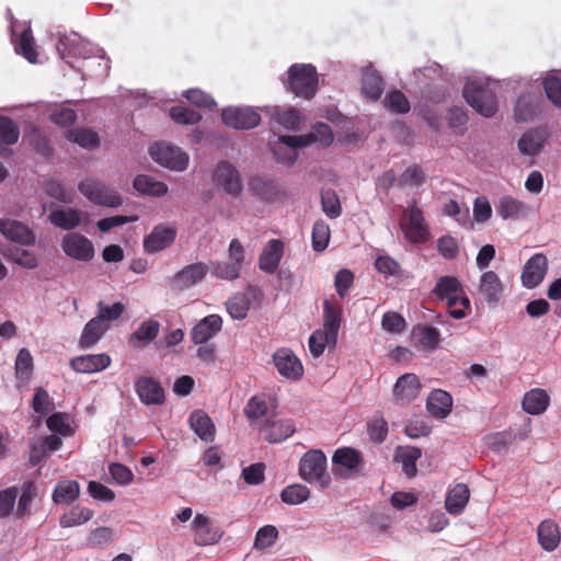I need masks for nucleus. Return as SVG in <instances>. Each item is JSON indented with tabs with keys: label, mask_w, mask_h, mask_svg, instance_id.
I'll return each mask as SVG.
<instances>
[{
	"label": "nucleus",
	"mask_w": 561,
	"mask_h": 561,
	"mask_svg": "<svg viewBox=\"0 0 561 561\" xmlns=\"http://www.w3.org/2000/svg\"><path fill=\"white\" fill-rule=\"evenodd\" d=\"M385 104L391 111L405 114L410 111V102L407 96L399 90L391 91L385 98Z\"/></svg>",
	"instance_id": "obj_61"
},
{
	"label": "nucleus",
	"mask_w": 561,
	"mask_h": 561,
	"mask_svg": "<svg viewBox=\"0 0 561 561\" xmlns=\"http://www.w3.org/2000/svg\"><path fill=\"white\" fill-rule=\"evenodd\" d=\"M479 293L489 305H495L500 301L503 293V284L495 272L486 271L481 275Z\"/></svg>",
	"instance_id": "obj_26"
},
{
	"label": "nucleus",
	"mask_w": 561,
	"mask_h": 561,
	"mask_svg": "<svg viewBox=\"0 0 561 561\" xmlns=\"http://www.w3.org/2000/svg\"><path fill=\"white\" fill-rule=\"evenodd\" d=\"M211 275L225 280H233L240 276V267L238 263L216 262L209 267Z\"/></svg>",
	"instance_id": "obj_56"
},
{
	"label": "nucleus",
	"mask_w": 561,
	"mask_h": 561,
	"mask_svg": "<svg viewBox=\"0 0 561 561\" xmlns=\"http://www.w3.org/2000/svg\"><path fill=\"white\" fill-rule=\"evenodd\" d=\"M15 50L22 55L28 62H37L38 54L35 49V41L31 27L22 31Z\"/></svg>",
	"instance_id": "obj_42"
},
{
	"label": "nucleus",
	"mask_w": 561,
	"mask_h": 561,
	"mask_svg": "<svg viewBox=\"0 0 561 561\" xmlns=\"http://www.w3.org/2000/svg\"><path fill=\"white\" fill-rule=\"evenodd\" d=\"M449 316L454 319H463L471 309V304L467 295H460L458 298H449L447 301Z\"/></svg>",
	"instance_id": "obj_63"
},
{
	"label": "nucleus",
	"mask_w": 561,
	"mask_h": 561,
	"mask_svg": "<svg viewBox=\"0 0 561 561\" xmlns=\"http://www.w3.org/2000/svg\"><path fill=\"white\" fill-rule=\"evenodd\" d=\"M537 537L540 547L547 551H554L561 541L559 526L552 519L542 520L537 528Z\"/></svg>",
	"instance_id": "obj_28"
},
{
	"label": "nucleus",
	"mask_w": 561,
	"mask_h": 561,
	"mask_svg": "<svg viewBox=\"0 0 561 561\" xmlns=\"http://www.w3.org/2000/svg\"><path fill=\"white\" fill-rule=\"evenodd\" d=\"M171 118L178 123L183 125H194L201 122L202 115L195 110L176 105L170 108Z\"/></svg>",
	"instance_id": "obj_55"
},
{
	"label": "nucleus",
	"mask_w": 561,
	"mask_h": 561,
	"mask_svg": "<svg viewBox=\"0 0 561 561\" xmlns=\"http://www.w3.org/2000/svg\"><path fill=\"white\" fill-rule=\"evenodd\" d=\"M470 497V491L465 483L456 484L447 494L445 507L453 515L460 514Z\"/></svg>",
	"instance_id": "obj_34"
},
{
	"label": "nucleus",
	"mask_w": 561,
	"mask_h": 561,
	"mask_svg": "<svg viewBox=\"0 0 561 561\" xmlns=\"http://www.w3.org/2000/svg\"><path fill=\"white\" fill-rule=\"evenodd\" d=\"M321 205L329 218H337L342 213L341 203L335 191L329 188L321 192Z\"/></svg>",
	"instance_id": "obj_53"
},
{
	"label": "nucleus",
	"mask_w": 561,
	"mask_h": 561,
	"mask_svg": "<svg viewBox=\"0 0 561 561\" xmlns=\"http://www.w3.org/2000/svg\"><path fill=\"white\" fill-rule=\"evenodd\" d=\"M496 211L504 220H515L527 214L528 206L524 202L506 195L500 199Z\"/></svg>",
	"instance_id": "obj_37"
},
{
	"label": "nucleus",
	"mask_w": 561,
	"mask_h": 561,
	"mask_svg": "<svg viewBox=\"0 0 561 561\" xmlns=\"http://www.w3.org/2000/svg\"><path fill=\"white\" fill-rule=\"evenodd\" d=\"M261 431L267 442L276 444L290 437L296 432V427L291 420H266Z\"/></svg>",
	"instance_id": "obj_25"
},
{
	"label": "nucleus",
	"mask_w": 561,
	"mask_h": 561,
	"mask_svg": "<svg viewBox=\"0 0 561 561\" xmlns=\"http://www.w3.org/2000/svg\"><path fill=\"white\" fill-rule=\"evenodd\" d=\"M49 221L64 230H72L81 222L80 213L77 209H56L48 216Z\"/></svg>",
	"instance_id": "obj_38"
},
{
	"label": "nucleus",
	"mask_w": 561,
	"mask_h": 561,
	"mask_svg": "<svg viewBox=\"0 0 561 561\" xmlns=\"http://www.w3.org/2000/svg\"><path fill=\"white\" fill-rule=\"evenodd\" d=\"M93 517V511L79 505L60 516L59 524L64 528L82 525Z\"/></svg>",
	"instance_id": "obj_44"
},
{
	"label": "nucleus",
	"mask_w": 561,
	"mask_h": 561,
	"mask_svg": "<svg viewBox=\"0 0 561 561\" xmlns=\"http://www.w3.org/2000/svg\"><path fill=\"white\" fill-rule=\"evenodd\" d=\"M249 185L255 195L265 201L275 199L282 194V190L276 182L262 176L252 178Z\"/></svg>",
	"instance_id": "obj_39"
},
{
	"label": "nucleus",
	"mask_w": 561,
	"mask_h": 561,
	"mask_svg": "<svg viewBox=\"0 0 561 561\" xmlns=\"http://www.w3.org/2000/svg\"><path fill=\"white\" fill-rule=\"evenodd\" d=\"M36 493L37 488L33 481H28L23 484V491L20 496L16 508V515L19 517H23L28 513V507L33 502L34 497L36 496Z\"/></svg>",
	"instance_id": "obj_60"
},
{
	"label": "nucleus",
	"mask_w": 561,
	"mask_h": 561,
	"mask_svg": "<svg viewBox=\"0 0 561 561\" xmlns=\"http://www.w3.org/2000/svg\"><path fill=\"white\" fill-rule=\"evenodd\" d=\"M310 496V490L302 484L287 485L280 493V499L288 505H297Z\"/></svg>",
	"instance_id": "obj_51"
},
{
	"label": "nucleus",
	"mask_w": 561,
	"mask_h": 561,
	"mask_svg": "<svg viewBox=\"0 0 561 561\" xmlns=\"http://www.w3.org/2000/svg\"><path fill=\"white\" fill-rule=\"evenodd\" d=\"M56 49L62 60L72 67V60L92 55L91 44L76 33L59 37Z\"/></svg>",
	"instance_id": "obj_7"
},
{
	"label": "nucleus",
	"mask_w": 561,
	"mask_h": 561,
	"mask_svg": "<svg viewBox=\"0 0 561 561\" xmlns=\"http://www.w3.org/2000/svg\"><path fill=\"white\" fill-rule=\"evenodd\" d=\"M134 188L141 195L160 197L167 194L168 185L147 174H138L134 180Z\"/></svg>",
	"instance_id": "obj_33"
},
{
	"label": "nucleus",
	"mask_w": 561,
	"mask_h": 561,
	"mask_svg": "<svg viewBox=\"0 0 561 561\" xmlns=\"http://www.w3.org/2000/svg\"><path fill=\"white\" fill-rule=\"evenodd\" d=\"M453 408L451 396L442 389L433 390L426 400V409L428 413L436 419L447 417Z\"/></svg>",
	"instance_id": "obj_27"
},
{
	"label": "nucleus",
	"mask_w": 561,
	"mask_h": 561,
	"mask_svg": "<svg viewBox=\"0 0 561 561\" xmlns=\"http://www.w3.org/2000/svg\"><path fill=\"white\" fill-rule=\"evenodd\" d=\"M68 138L84 149H95L100 146L99 135L89 128H76L68 131Z\"/></svg>",
	"instance_id": "obj_46"
},
{
	"label": "nucleus",
	"mask_w": 561,
	"mask_h": 561,
	"mask_svg": "<svg viewBox=\"0 0 561 561\" xmlns=\"http://www.w3.org/2000/svg\"><path fill=\"white\" fill-rule=\"evenodd\" d=\"M343 310L336 302L329 299L323 301V329L329 334L333 345L336 344L340 325L342 322Z\"/></svg>",
	"instance_id": "obj_24"
},
{
	"label": "nucleus",
	"mask_w": 561,
	"mask_h": 561,
	"mask_svg": "<svg viewBox=\"0 0 561 561\" xmlns=\"http://www.w3.org/2000/svg\"><path fill=\"white\" fill-rule=\"evenodd\" d=\"M108 329L110 325L107 323H104V321H100L95 317L92 318L90 321L87 322L82 330L79 340L80 347L89 348L94 346Z\"/></svg>",
	"instance_id": "obj_32"
},
{
	"label": "nucleus",
	"mask_w": 561,
	"mask_h": 561,
	"mask_svg": "<svg viewBox=\"0 0 561 561\" xmlns=\"http://www.w3.org/2000/svg\"><path fill=\"white\" fill-rule=\"evenodd\" d=\"M272 118L288 130H298L301 122L299 112L293 107L274 108Z\"/></svg>",
	"instance_id": "obj_43"
},
{
	"label": "nucleus",
	"mask_w": 561,
	"mask_h": 561,
	"mask_svg": "<svg viewBox=\"0 0 561 561\" xmlns=\"http://www.w3.org/2000/svg\"><path fill=\"white\" fill-rule=\"evenodd\" d=\"M79 192L91 203L116 208L122 205L119 194L103 181L96 179H85L78 184Z\"/></svg>",
	"instance_id": "obj_5"
},
{
	"label": "nucleus",
	"mask_w": 561,
	"mask_h": 561,
	"mask_svg": "<svg viewBox=\"0 0 561 561\" xmlns=\"http://www.w3.org/2000/svg\"><path fill=\"white\" fill-rule=\"evenodd\" d=\"M192 530L194 543L202 547L218 543L225 534L220 527L214 525L210 518L203 514H196L192 522Z\"/></svg>",
	"instance_id": "obj_8"
},
{
	"label": "nucleus",
	"mask_w": 561,
	"mask_h": 561,
	"mask_svg": "<svg viewBox=\"0 0 561 561\" xmlns=\"http://www.w3.org/2000/svg\"><path fill=\"white\" fill-rule=\"evenodd\" d=\"M278 537V530L273 525H265L261 527L255 535L254 548L266 549L272 547Z\"/></svg>",
	"instance_id": "obj_58"
},
{
	"label": "nucleus",
	"mask_w": 561,
	"mask_h": 561,
	"mask_svg": "<svg viewBox=\"0 0 561 561\" xmlns=\"http://www.w3.org/2000/svg\"><path fill=\"white\" fill-rule=\"evenodd\" d=\"M550 398L543 389H533L524 396L523 409L533 415L543 413L549 405Z\"/></svg>",
	"instance_id": "obj_36"
},
{
	"label": "nucleus",
	"mask_w": 561,
	"mask_h": 561,
	"mask_svg": "<svg viewBox=\"0 0 561 561\" xmlns=\"http://www.w3.org/2000/svg\"><path fill=\"white\" fill-rule=\"evenodd\" d=\"M160 323L148 319L140 323L138 329L129 336V344L135 347H144L151 343L159 334Z\"/></svg>",
	"instance_id": "obj_31"
},
{
	"label": "nucleus",
	"mask_w": 561,
	"mask_h": 561,
	"mask_svg": "<svg viewBox=\"0 0 561 561\" xmlns=\"http://www.w3.org/2000/svg\"><path fill=\"white\" fill-rule=\"evenodd\" d=\"M268 146L279 163L291 165L298 158V148L306 147L302 145L300 136H279L277 140L270 141Z\"/></svg>",
	"instance_id": "obj_10"
},
{
	"label": "nucleus",
	"mask_w": 561,
	"mask_h": 561,
	"mask_svg": "<svg viewBox=\"0 0 561 561\" xmlns=\"http://www.w3.org/2000/svg\"><path fill=\"white\" fill-rule=\"evenodd\" d=\"M61 248L66 255L77 261L89 262L94 256L92 242L79 233L66 234L62 238Z\"/></svg>",
	"instance_id": "obj_13"
},
{
	"label": "nucleus",
	"mask_w": 561,
	"mask_h": 561,
	"mask_svg": "<svg viewBox=\"0 0 561 561\" xmlns=\"http://www.w3.org/2000/svg\"><path fill=\"white\" fill-rule=\"evenodd\" d=\"M271 401L265 394L253 396L249 399L244 407V414L250 423L267 415Z\"/></svg>",
	"instance_id": "obj_41"
},
{
	"label": "nucleus",
	"mask_w": 561,
	"mask_h": 561,
	"mask_svg": "<svg viewBox=\"0 0 561 561\" xmlns=\"http://www.w3.org/2000/svg\"><path fill=\"white\" fill-rule=\"evenodd\" d=\"M299 476L307 482H317L321 488H328L331 478L327 472V457L323 451L312 449L307 451L299 462Z\"/></svg>",
	"instance_id": "obj_4"
},
{
	"label": "nucleus",
	"mask_w": 561,
	"mask_h": 561,
	"mask_svg": "<svg viewBox=\"0 0 561 561\" xmlns=\"http://www.w3.org/2000/svg\"><path fill=\"white\" fill-rule=\"evenodd\" d=\"M208 272L209 266L203 262L186 265L173 275L170 287L176 291L188 289L202 282Z\"/></svg>",
	"instance_id": "obj_11"
},
{
	"label": "nucleus",
	"mask_w": 561,
	"mask_h": 561,
	"mask_svg": "<svg viewBox=\"0 0 561 561\" xmlns=\"http://www.w3.org/2000/svg\"><path fill=\"white\" fill-rule=\"evenodd\" d=\"M80 494V485L75 480H62L57 483L53 492V501L56 504L72 503Z\"/></svg>",
	"instance_id": "obj_40"
},
{
	"label": "nucleus",
	"mask_w": 561,
	"mask_h": 561,
	"mask_svg": "<svg viewBox=\"0 0 561 561\" xmlns=\"http://www.w3.org/2000/svg\"><path fill=\"white\" fill-rule=\"evenodd\" d=\"M135 388L140 401L147 405L164 402V390L160 382L152 377H140L135 382Z\"/></svg>",
	"instance_id": "obj_20"
},
{
	"label": "nucleus",
	"mask_w": 561,
	"mask_h": 561,
	"mask_svg": "<svg viewBox=\"0 0 561 561\" xmlns=\"http://www.w3.org/2000/svg\"><path fill=\"white\" fill-rule=\"evenodd\" d=\"M149 153L153 161L172 171H184L188 164V156L169 144H154L149 148Z\"/></svg>",
	"instance_id": "obj_6"
},
{
	"label": "nucleus",
	"mask_w": 561,
	"mask_h": 561,
	"mask_svg": "<svg viewBox=\"0 0 561 561\" xmlns=\"http://www.w3.org/2000/svg\"><path fill=\"white\" fill-rule=\"evenodd\" d=\"M19 138V125L8 116H0V145L12 146Z\"/></svg>",
	"instance_id": "obj_50"
},
{
	"label": "nucleus",
	"mask_w": 561,
	"mask_h": 561,
	"mask_svg": "<svg viewBox=\"0 0 561 561\" xmlns=\"http://www.w3.org/2000/svg\"><path fill=\"white\" fill-rule=\"evenodd\" d=\"M287 90L296 96L311 99L318 90V73L312 65L295 64L288 69Z\"/></svg>",
	"instance_id": "obj_1"
},
{
	"label": "nucleus",
	"mask_w": 561,
	"mask_h": 561,
	"mask_svg": "<svg viewBox=\"0 0 561 561\" xmlns=\"http://www.w3.org/2000/svg\"><path fill=\"white\" fill-rule=\"evenodd\" d=\"M222 328V319L219 314H209L203 318L192 330L191 340L194 344H205L213 339Z\"/></svg>",
	"instance_id": "obj_21"
},
{
	"label": "nucleus",
	"mask_w": 561,
	"mask_h": 561,
	"mask_svg": "<svg viewBox=\"0 0 561 561\" xmlns=\"http://www.w3.org/2000/svg\"><path fill=\"white\" fill-rule=\"evenodd\" d=\"M190 426L194 433L204 442L215 439V425L209 415L203 410H195L190 415Z\"/></svg>",
	"instance_id": "obj_29"
},
{
	"label": "nucleus",
	"mask_w": 561,
	"mask_h": 561,
	"mask_svg": "<svg viewBox=\"0 0 561 561\" xmlns=\"http://www.w3.org/2000/svg\"><path fill=\"white\" fill-rule=\"evenodd\" d=\"M333 473L335 477L348 478L345 471H355L363 463L360 451L352 447H343L335 450L333 457Z\"/></svg>",
	"instance_id": "obj_14"
},
{
	"label": "nucleus",
	"mask_w": 561,
	"mask_h": 561,
	"mask_svg": "<svg viewBox=\"0 0 561 561\" xmlns=\"http://www.w3.org/2000/svg\"><path fill=\"white\" fill-rule=\"evenodd\" d=\"M214 182L232 196H238L242 190L239 171L226 161L218 163L215 169Z\"/></svg>",
	"instance_id": "obj_15"
},
{
	"label": "nucleus",
	"mask_w": 561,
	"mask_h": 561,
	"mask_svg": "<svg viewBox=\"0 0 561 561\" xmlns=\"http://www.w3.org/2000/svg\"><path fill=\"white\" fill-rule=\"evenodd\" d=\"M111 364V357L107 354H91L77 356L71 359V368L80 374H92L104 370Z\"/></svg>",
	"instance_id": "obj_23"
},
{
	"label": "nucleus",
	"mask_w": 561,
	"mask_h": 561,
	"mask_svg": "<svg viewBox=\"0 0 561 561\" xmlns=\"http://www.w3.org/2000/svg\"><path fill=\"white\" fill-rule=\"evenodd\" d=\"M438 299L458 298L466 295L461 283L455 276H442L432 291Z\"/></svg>",
	"instance_id": "obj_35"
},
{
	"label": "nucleus",
	"mask_w": 561,
	"mask_h": 561,
	"mask_svg": "<svg viewBox=\"0 0 561 561\" xmlns=\"http://www.w3.org/2000/svg\"><path fill=\"white\" fill-rule=\"evenodd\" d=\"M284 255V243L279 239L270 240L262 250L259 257V267L261 271L273 274L278 268Z\"/></svg>",
	"instance_id": "obj_22"
},
{
	"label": "nucleus",
	"mask_w": 561,
	"mask_h": 561,
	"mask_svg": "<svg viewBox=\"0 0 561 561\" xmlns=\"http://www.w3.org/2000/svg\"><path fill=\"white\" fill-rule=\"evenodd\" d=\"M221 118L233 129H251L261 122L260 114L251 107H227L222 110Z\"/></svg>",
	"instance_id": "obj_12"
},
{
	"label": "nucleus",
	"mask_w": 561,
	"mask_h": 561,
	"mask_svg": "<svg viewBox=\"0 0 561 561\" xmlns=\"http://www.w3.org/2000/svg\"><path fill=\"white\" fill-rule=\"evenodd\" d=\"M0 232L8 240L22 245H31L35 242V234L33 231L26 225L18 220L1 218Z\"/></svg>",
	"instance_id": "obj_19"
},
{
	"label": "nucleus",
	"mask_w": 561,
	"mask_h": 561,
	"mask_svg": "<svg viewBox=\"0 0 561 561\" xmlns=\"http://www.w3.org/2000/svg\"><path fill=\"white\" fill-rule=\"evenodd\" d=\"M420 346L427 351H434L438 347L440 334L438 330L431 325H419L415 329Z\"/></svg>",
	"instance_id": "obj_49"
},
{
	"label": "nucleus",
	"mask_w": 561,
	"mask_h": 561,
	"mask_svg": "<svg viewBox=\"0 0 561 561\" xmlns=\"http://www.w3.org/2000/svg\"><path fill=\"white\" fill-rule=\"evenodd\" d=\"M543 89L547 98L561 108V80L557 77H548L543 80Z\"/></svg>",
	"instance_id": "obj_64"
},
{
	"label": "nucleus",
	"mask_w": 561,
	"mask_h": 561,
	"mask_svg": "<svg viewBox=\"0 0 561 561\" xmlns=\"http://www.w3.org/2000/svg\"><path fill=\"white\" fill-rule=\"evenodd\" d=\"M302 145L309 146L313 142H320L323 146H329L333 141V133L328 124L319 123L313 126L312 130L307 135L300 136Z\"/></svg>",
	"instance_id": "obj_45"
},
{
	"label": "nucleus",
	"mask_w": 561,
	"mask_h": 561,
	"mask_svg": "<svg viewBox=\"0 0 561 561\" xmlns=\"http://www.w3.org/2000/svg\"><path fill=\"white\" fill-rule=\"evenodd\" d=\"M362 90L367 98L378 100L383 91L382 78L375 71L366 72L362 79Z\"/></svg>",
	"instance_id": "obj_48"
},
{
	"label": "nucleus",
	"mask_w": 561,
	"mask_h": 561,
	"mask_svg": "<svg viewBox=\"0 0 561 561\" xmlns=\"http://www.w3.org/2000/svg\"><path fill=\"white\" fill-rule=\"evenodd\" d=\"M227 311L234 320H243L250 310V299L245 294H236L226 302Z\"/></svg>",
	"instance_id": "obj_47"
},
{
	"label": "nucleus",
	"mask_w": 561,
	"mask_h": 561,
	"mask_svg": "<svg viewBox=\"0 0 561 561\" xmlns=\"http://www.w3.org/2000/svg\"><path fill=\"white\" fill-rule=\"evenodd\" d=\"M312 249L322 252L327 249L330 240V228L324 221H316L312 228Z\"/></svg>",
	"instance_id": "obj_54"
},
{
	"label": "nucleus",
	"mask_w": 561,
	"mask_h": 561,
	"mask_svg": "<svg viewBox=\"0 0 561 561\" xmlns=\"http://www.w3.org/2000/svg\"><path fill=\"white\" fill-rule=\"evenodd\" d=\"M176 228L158 225L144 240V249L148 253H157L170 247L176 238Z\"/></svg>",
	"instance_id": "obj_18"
},
{
	"label": "nucleus",
	"mask_w": 561,
	"mask_h": 561,
	"mask_svg": "<svg viewBox=\"0 0 561 561\" xmlns=\"http://www.w3.org/2000/svg\"><path fill=\"white\" fill-rule=\"evenodd\" d=\"M425 182V174L420 165H411L400 175L399 187L421 186Z\"/></svg>",
	"instance_id": "obj_57"
},
{
	"label": "nucleus",
	"mask_w": 561,
	"mask_h": 561,
	"mask_svg": "<svg viewBox=\"0 0 561 561\" xmlns=\"http://www.w3.org/2000/svg\"><path fill=\"white\" fill-rule=\"evenodd\" d=\"M421 388L416 375L404 374L397 379L393 386V400L399 405H407L419 397Z\"/></svg>",
	"instance_id": "obj_17"
},
{
	"label": "nucleus",
	"mask_w": 561,
	"mask_h": 561,
	"mask_svg": "<svg viewBox=\"0 0 561 561\" xmlns=\"http://www.w3.org/2000/svg\"><path fill=\"white\" fill-rule=\"evenodd\" d=\"M548 271V259L542 253L534 254L524 265L522 272L523 286L533 289L545 278Z\"/></svg>",
	"instance_id": "obj_16"
},
{
	"label": "nucleus",
	"mask_w": 561,
	"mask_h": 561,
	"mask_svg": "<svg viewBox=\"0 0 561 561\" xmlns=\"http://www.w3.org/2000/svg\"><path fill=\"white\" fill-rule=\"evenodd\" d=\"M44 192L48 196L66 203H72V194L69 190H67L60 182L56 180H48L44 183Z\"/></svg>",
	"instance_id": "obj_59"
},
{
	"label": "nucleus",
	"mask_w": 561,
	"mask_h": 561,
	"mask_svg": "<svg viewBox=\"0 0 561 561\" xmlns=\"http://www.w3.org/2000/svg\"><path fill=\"white\" fill-rule=\"evenodd\" d=\"M273 363L278 374L288 380H299L304 375V366L290 348H277L273 354Z\"/></svg>",
	"instance_id": "obj_9"
},
{
	"label": "nucleus",
	"mask_w": 561,
	"mask_h": 561,
	"mask_svg": "<svg viewBox=\"0 0 561 561\" xmlns=\"http://www.w3.org/2000/svg\"><path fill=\"white\" fill-rule=\"evenodd\" d=\"M400 228L404 238L411 243H425L430 239V227L423 210L415 202L403 209L400 216Z\"/></svg>",
	"instance_id": "obj_2"
},
{
	"label": "nucleus",
	"mask_w": 561,
	"mask_h": 561,
	"mask_svg": "<svg viewBox=\"0 0 561 561\" xmlns=\"http://www.w3.org/2000/svg\"><path fill=\"white\" fill-rule=\"evenodd\" d=\"M547 139V133L541 128L530 129L522 135L518 149L525 156H536L540 152Z\"/></svg>",
	"instance_id": "obj_30"
},
{
	"label": "nucleus",
	"mask_w": 561,
	"mask_h": 561,
	"mask_svg": "<svg viewBox=\"0 0 561 561\" xmlns=\"http://www.w3.org/2000/svg\"><path fill=\"white\" fill-rule=\"evenodd\" d=\"M327 345H333V341L328 333L322 330H316L309 337V351L313 357L323 354Z\"/></svg>",
	"instance_id": "obj_62"
},
{
	"label": "nucleus",
	"mask_w": 561,
	"mask_h": 561,
	"mask_svg": "<svg viewBox=\"0 0 561 561\" xmlns=\"http://www.w3.org/2000/svg\"><path fill=\"white\" fill-rule=\"evenodd\" d=\"M467 103L484 117H492L497 111L496 95L493 90L479 81H468L463 88Z\"/></svg>",
	"instance_id": "obj_3"
},
{
	"label": "nucleus",
	"mask_w": 561,
	"mask_h": 561,
	"mask_svg": "<svg viewBox=\"0 0 561 561\" xmlns=\"http://www.w3.org/2000/svg\"><path fill=\"white\" fill-rule=\"evenodd\" d=\"M33 371V357L25 347L21 348L15 359V376L19 380H28Z\"/></svg>",
	"instance_id": "obj_52"
}]
</instances>
